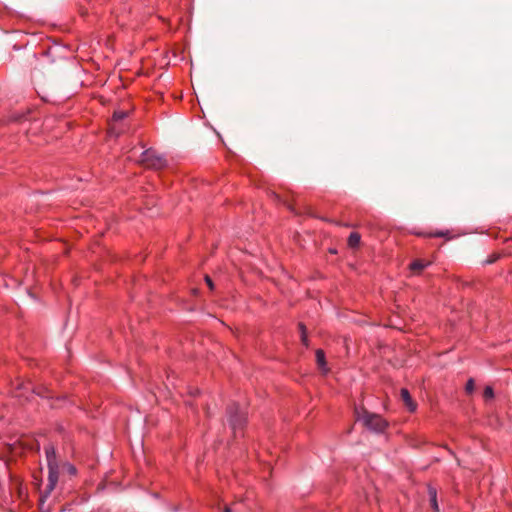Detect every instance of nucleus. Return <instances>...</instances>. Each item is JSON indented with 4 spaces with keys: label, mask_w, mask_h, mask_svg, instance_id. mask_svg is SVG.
<instances>
[{
    "label": "nucleus",
    "mask_w": 512,
    "mask_h": 512,
    "mask_svg": "<svg viewBox=\"0 0 512 512\" xmlns=\"http://www.w3.org/2000/svg\"><path fill=\"white\" fill-rule=\"evenodd\" d=\"M45 453H46L48 466L58 465L57 460H56V452H55V449L53 446L45 447Z\"/></svg>",
    "instance_id": "11"
},
{
    "label": "nucleus",
    "mask_w": 512,
    "mask_h": 512,
    "mask_svg": "<svg viewBox=\"0 0 512 512\" xmlns=\"http://www.w3.org/2000/svg\"><path fill=\"white\" fill-rule=\"evenodd\" d=\"M400 396L405 406L410 412H415L417 409L416 402L412 399L409 391L406 388H402L400 391Z\"/></svg>",
    "instance_id": "5"
},
{
    "label": "nucleus",
    "mask_w": 512,
    "mask_h": 512,
    "mask_svg": "<svg viewBox=\"0 0 512 512\" xmlns=\"http://www.w3.org/2000/svg\"><path fill=\"white\" fill-rule=\"evenodd\" d=\"M430 264L431 263L429 261L416 259L410 263L409 268L413 273L419 274L423 269L428 267Z\"/></svg>",
    "instance_id": "7"
},
{
    "label": "nucleus",
    "mask_w": 512,
    "mask_h": 512,
    "mask_svg": "<svg viewBox=\"0 0 512 512\" xmlns=\"http://www.w3.org/2000/svg\"><path fill=\"white\" fill-rule=\"evenodd\" d=\"M483 397L486 400H491V399L494 398V391H493V388L491 386H486L485 387L484 392H483Z\"/></svg>",
    "instance_id": "13"
},
{
    "label": "nucleus",
    "mask_w": 512,
    "mask_h": 512,
    "mask_svg": "<svg viewBox=\"0 0 512 512\" xmlns=\"http://www.w3.org/2000/svg\"><path fill=\"white\" fill-rule=\"evenodd\" d=\"M205 281H206L207 285L209 286V288L212 290L214 288V285H213L211 278L208 275L205 276Z\"/></svg>",
    "instance_id": "17"
},
{
    "label": "nucleus",
    "mask_w": 512,
    "mask_h": 512,
    "mask_svg": "<svg viewBox=\"0 0 512 512\" xmlns=\"http://www.w3.org/2000/svg\"><path fill=\"white\" fill-rule=\"evenodd\" d=\"M428 494L430 498V503L433 509V512H440L438 502H437V491L434 487H428Z\"/></svg>",
    "instance_id": "8"
},
{
    "label": "nucleus",
    "mask_w": 512,
    "mask_h": 512,
    "mask_svg": "<svg viewBox=\"0 0 512 512\" xmlns=\"http://www.w3.org/2000/svg\"><path fill=\"white\" fill-rule=\"evenodd\" d=\"M127 115H128L127 112L126 111H122V110L115 111L113 113L112 120H113L114 123L111 125V128H110L111 133L118 134V132L115 130V123L119 122V121H122L123 119H125L127 117Z\"/></svg>",
    "instance_id": "9"
},
{
    "label": "nucleus",
    "mask_w": 512,
    "mask_h": 512,
    "mask_svg": "<svg viewBox=\"0 0 512 512\" xmlns=\"http://www.w3.org/2000/svg\"><path fill=\"white\" fill-rule=\"evenodd\" d=\"M357 420L362 421L363 425L370 431L381 433L388 426V422L380 415L369 413L365 410L362 412L356 410Z\"/></svg>",
    "instance_id": "1"
},
{
    "label": "nucleus",
    "mask_w": 512,
    "mask_h": 512,
    "mask_svg": "<svg viewBox=\"0 0 512 512\" xmlns=\"http://www.w3.org/2000/svg\"><path fill=\"white\" fill-rule=\"evenodd\" d=\"M360 235L356 232H353L348 237V245L352 248L357 247L360 243Z\"/></svg>",
    "instance_id": "12"
},
{
    "label": "nucleus",
    "mask_w": 512,
    "mask_h": 512,
    "mask_svg": "<svg viewBox=\"0 0 512 512\" xmlns=\"http://www.w3.org/2000/svg\"><path fill=\"white\" fill-rule=\"evenodd\" d=\"M315 356H316V362H317L319 368L323 372L326 373L328 371V368L326 366V360H325V353H324V351L321 350V349L316 350Z\"/></svg>",
    "instance_id": "10"
},
{
    "label": "nucleus",
    "mask_w": 512,
    "mask_h": 512,
    "mask_svg": "<svg viewBox=\"0 0 512 512\" xmlns=\"http://www.w3.org/2000/svg\"><path fill=\"white\" fill-rule=\"evenodd\" d=\"M140 162L147 168L161 169L165 167L166 160L153 150H146L141 154Z\"/></svg>",
    "instance_id": "2"
},
{
    "label": "nucleus",
    "mask_w": 512,
    "mask_h": 512,
    "mask_svg": "<svg viewBox=\"0 0 512 512\" xmlns=\"http://www.w3.org/2000/svg\"><path fill=\"white\" fill-rule=\"evenodd\" d=\"M299 328L301 330V340L304 345H307V334H306L305 326L302 323H300Z\"/></svg>",
    "instance_id": "14"
},
{
    "label": "nucleus",
    "mask_w": 512,
    "mask_h": 512,
    "mask_svg": "<svg viewBox=\"0 0 512 512\" xmlns=\"http://www.w3.org/2000/svg\"><path fill=\"white\" fill-rule=\"evenodd\" d=\"M475 383L473 379H469L466 383L465 390L467 393L471 394L474 391Z\"/></svg>",
    "instance_id": "15"
},
{
    "label": "nucleus",
    "mask_w": 512,
    "mask_h": 512,
    "mask_svg": "<svg viewBox=\"0 0 512 512\" xmlns=\"http://www.w3.org/2000/svg\"><path fill=\"white\" fill-rule=\"evenodd\" d=\"M228 418L229 423L234 431L238 428H241L246 422V415L244 412L240 411L238 405L229 407Z\"/></svg>",
    "instance_id": "3"
},
{
    "label": "nucleus",
    "mask_w": 512,
    "mask_h": 512,
    "mask_svg": "<svg viewBox=\"0 0 512 512\" xmlns=\"http://www.w3.org/2000/svg\"><path fill=\"white\" fill-rule=\"evenodd\" d=\"M224 512H232L231 508L226 506L225 509H224Z\"/></svg>",
    "instance_id": "18"
},
{
    "label": "nucleus",
    "mask_w": 512,
    "mask_h": 512,
    "mask_svg": "<svg viewBox=\"0 0 512 512\" xmlns=\"http://www.w3.org/2000/svg\"><path fill=\"white\" fill-rule=\"evenodd\" d=\"M29 392L37 393L38 395L44 396L41 392L35 391L33 384L30 381L19 382L12 393L13 396L16 398L28 399L27 393Z\"/></svg>",
    "instance_id": "4"
},
{
    "label": "nucleus",
    "mask_w": 512,
    "mask_h": 512,
    "mask_svg": "<svg viewBox=\"0 0 512 512\" xmlns=\"http://www.w3.org/2000/svg\"><path fill=\"white\" fill-rule=\"evenodd\" d=\"M48 469H49V475H48V481H49V484H48V492H51L56 484H57V481H58V465H55V466H48Z\"/></svg>",
    "instance_id": "6"
},
{
    "label": "nucleus",
    "mask_w": 512,
    "mask_h": 512,
    "mask_svg": "<svg viewBox=\"0 0 512 512\" xmlns=\"http://www.w3.org/2000/svg\"><path fill=\"white\" fill-rule=\"evenodd\" d=\"M447 234V232H443V231H436V232H431L429 234H427L428 237H445Z\"/></svg>",
    "instance_id": "16"
}]
</instances>
